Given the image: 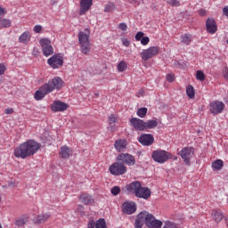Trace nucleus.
<instances>
[{"instance_id": "nucleus-1", "label": "nucleus", "mask_w": 228, "mask_h": 228, "mask_svg": "<svg viewBox=\"0 0 228 228\" xmlns=\"http://www.w3.org/2000/svg\"><path fill=\"white\" fill-rule=\"evenodd\" d=\"M40 147H42L40 142H37L35 140H28L14 149V156L15 158L26 159V158L35 156V154L40 151Z\"/></svg>"}, {"instance_id": "nucleus-2", "label": "nucleus", "mask_w": 228, "mask_h": 228, "mask_svg": "<svg viewBox=\"0 0 228 228\" xmlns=\"http://www.w3.org/2000/svg\"><path fill=\"white\" fill-rule=\"evenodd\" d=\"M63 87V80L60 77H55L53 79L48 81V83L44 84L39 90H37L34 98L36 101H42L47 94H51L54 89L61 90Z\"/></svg>"}, {"instance_id": "nucleus-3", "label": "nucleus", "mask_w": 228, "mask_h": 228, "mask_svg": "<svg viewBox=\"0 0 228 228\" xmlns=\"http://www.w3.org/2000/svg\"><path fill=\"white\" fill-rule=\"evenodd\" d=\"M151 158L156 163L163 164L170 159V153L164 150H157L152 152Z\"/></svg>"}, {"instance_id": "nucleus-4", "label": "nucleus", "mask_w": 228, "mask_h": 228, "mask_svg": "<svg viewBox=\"0 0 228 228\" xmlns=\"http://www.w3.org/2000/svg\"><path fill=\"white\" fill-rule=\"evenodd\" d=\"M109 172L111 174V175H124V174L127 172V169L122 162L118 161L110 166Z\"/></svg>"}, {"instance_id": "nucleus-5", "label": "nucleus", "mask_w": 228, "mask_h": 228, "mask_svg": "<svg viewBox=\"0 0 228 228\" xmlns=\"http://www.w3.org/2000/svg\"><path fill=\"white\" fill-rule=\"evenodd\" d=\"M159 53V48L158 46H151L148 49L143 50L141 53L142 59L143 61H148L151 58H154V56Z\"/></svg>"}, {"instance_id": "nucleus-6", "label": "nucleus", "mask_w": 228, "mask_h": 228, "mask_svg": "<svg viewBox=\"0 0 228 228\" xmlns=\"http://www.w3.org/2000/svg\"><path fill=\"white\" fill-rule=\"evenodd\" d=\"M39 42L44 56H51V54H54V49L53 48V45H51V40L43 38Z\"/></svg>"}, {"instance_id": "nucleus-7", "label": "nucleus", "mask_w": 228, "mask_h": 228, "mask_svg": "<svg viewBox=\"0 0 228 228\" xmlns=\"http://www.w3.org/2000/svg\"><path fill=\"white\" fill-rule=\"evenodd\" d=\"M117 161L122 163L124 165H128L129 167H133L136 163L134 157L133 155H129V153H120L117 156Z\"/></svg>"}, {"instance_id": "nucleus-8", "label": "nucleus", "mask_w": 228, "mask_h": 228, "mask_svg": "<svg viewBox=\"0 0 228 228\" xmlns=\"http://www.w3.org/2000/svg\"><path fill=\"white\" fill-rule=\"evenodd\" d=\"M193 154H195V150L191 147L183 148L180 151V156L185 165H190V160L193 158Z\"/></svg>"}, {"instance_id": "nucleus-9", "label": "nucleus", "mask_w": 228, "mask_h": 228, "mask_svg": "<svg viewBox=\"0 0 228 228\" xmlns=\"http://www.w3.org/2000/svg\"><path fill=\"white\" fill-rule=\"evenodd\" d=\"M146 225L149 228H161L163 227V223L161 220L156 219L152 214L146 212Z\"/></svg>"}, {"instance_id": "nucleus-10", "label": "nucleus", "mask_w": 228, "mask_h": 228, "mask_svg": "<svg viewBox=\"0 0 228 228\" xmlns=\"http://www.w3.org/2000/svg\"><path fill=\"white\" fill-rule=\"evenodd\" d=\"M47 63L52 69H59L63 65V57L60 54H54L47 60Z\"/></svg>"}, {"instance_id": "nucleus-11", "label": "nucleus", "mask_w": 228, "mask_h": 228, "mask_svg": "<svg viewBox=\"0 0 228 228\" xmlns=\"http://www.w3.org/2000/svg\"><path fill=\"white\" fill-rule=\"evenodd\" d=\"M209 106L212 115H218L222 113V111H224V109L225 108V104L219 101H215L211 102Z\"/></svg>"}, {"instance_id": "nucleus-12", "label": "nucleus", "mask_w": 228, "mask_h": 228, "mask_svg": "<svg viewBox=\"0 0 228 228\" xmlns=\"http://www.w3.org/2000/svg\"><path fill=\"white\" fill-rule=\"evenodd\" d=\"M130 126L135 129V131H145V121L138 118H132L130 120Z\"/></svg>"}, {"instance_id": "nucleus-13", "label": "nucleus", "mask_w": 228, "mask_h": 228, "mask_svg": "<svg viewBox=\"0 0 228 228\" xmlns=\"http://www.w3.org/2000/svg\"><path fill=\"white\" fill-rule=\"evenodd\" d=\"M151 193L152 192L151 191V189H149V187H142L141 185L135 194V197L137 199H143L144 200H149V199H151Z\"/></svg>"}, {"instance_id": "nucleus-14", "label": "nucleus", "mask_w": 228, "mask_h": 228, "mask_svg": "<svg viewBox=\"0 0 228 228\" xmlns=\"http://www.w3.org/2000/svg\"><path fill=\"white\" fill-rule=\"evenodd\" d=\"M122 211L125 215H133L136 212V203L133 201H126L122 205Z\"/></svg>"}, {"instance_id": "nucleus-15", "label": "nucleus", "mask_w": 228, "mask_h": 228, "mask_svg": "<svg viewBox=\"0 0 228 228\" xmlns=\"http://www.w3.org/2000/svg\"><path fill=\"white\" fill-rule=\"evenodd\" d=\"M68 109H69V104H67L61 101H55L51 105V110H52V111H54V113L58 112V111H67Z\"/></svg>"}, {"instance_id": "nucleus-16", "label": "nucleus", "mask_w": 228, "mask_h": 228, "mask_svg": "<svg viewBox=\"0 0 228 228\" xmlns=\"http://www.w3.org/2000/svg\"><path fill=\"white\" fill-rule=\"evenodd\" d=\"M139 142L145 147H149V145L154 143V135L151 134H142L139 137Z\"/></svg>"}, {"instance_id": "nucleus-17", "label": "nucleus", "mask_w": 228, "mask_h": 228, "mask_svg": "<svg viewBox=\"0 0 228 228\" xmlns=\"http://www.w3.org/2000/svg\"><path fill=\"white\" fill-rule=\"evenodd\" d=\"M93 0H80V11L79 15H85L90 8H92Z\"/></svg>"}, {"instance_id": "nucleus-18", "label": "nucleus", "mask_w": 228, "mask_h": 228, "mask_svg": "<svg viewBox=\"0 0 228 228\" xmlns=\"http://www.w3.org/2000/svg\"><path fill=\"white\" fill-rule=\"evenodd\" d=\"M146 217H147L146 211L139 213L135 219L134 228H142L143 224H146Z\"/></svg>"}, {"instance_id": "nucleus-19", "label": "nucleus", "mask_w": 228, "mask_h": 228, "mask_svg": "<svg viewBox=\"0 0 228 228\" xmlns=\"http://www.w3.org/2000/svg\"><path fill=\"white\" fill-rule=\"evenodd\" d=\"M206 28H207L208 33H210V35H215V32L217 30L216 21H215V19L213 18L207 19Z\"/></svg>"}, {"instance_id": "nucleus-20", "label": "nucleus", "mask_w": 228, "mask_h": 228, "mask_svg": "<svg viewBox=\"0 0 228 228\" xmlns=\"http://www.w3.org/2000/svg\"><path fill=\"white\" fill-rule=\"evenodd\" d=\"M142 186V183L135 181L132 182L131 183L125 186L126 190L128 191V193H134L136 195L138 193V190H140V187Z\"/></svg>"}, {"instance_id": "nucleus-21", "label": "nucleus", "mask_w": 228, "mask_h": 228, "mask_svg": "<svg viewBox=\"0 0 228 228\" xmlns=\"http://www.w3.org/2000/svg\"><path fill=\"white\" fill-rule=\"evenodd\" d=\"M114 147L116 151H118V152H122V151H126V148L127 147V142L125 139H119L115 142Z\"/></svg>"}, {"instance_id": "nucleus-22", "label": "nucleus", "mask_w": 228, "mask_h": 228, "mask_svg": "<svg viewBox=\"0 0 228 228\" xmlns=\"http://www.w3.org/2000/svg\"><path fill=\"white\" fill-rule=\"evenodd\" d=\"M78 43L80 45L85 44H90V34H86L83 31L78 33Z\"/></svg>"}, {"instance_id": "nucleus-23", "label": "nucleus", "mask_w": 228, "mask_h": 228, "mask_svg": "<svg viewBox=\"0 0 228 228\" xmlns=\"http://www.w3.org/2000/svg\"><path fill=\"white\" fill-rule=\"evenodd\" d=\"M60 156L62 159H67V158H70V156H72V150L68 146H62L61 148Z\"/></svg>"}, {"instance_id": "nucleus-24", "label": "nucleus", "mask_w": 228, "mask_h": 228, "mask_svg": "<svg viewBox=\"0 0 228 228\" xmlns=\"http://www.w3.org/2000/svg\"><path fill=\"white\" fill-rule=\"evenodd\" d=\"M79 199H80L81 202H83V204H86V206H88V204H92V202H94V199H92V196H90L89 194H86V193L80 194Z\"/></svg>"}, {"instance_id": "nucleus-25", "label": "nucleus", "mask_w": 228, "mask_h": 228, "mask_svg": "<svg viewBox=\"0 0 228 228\" xmlns=\"http://www.w3.org/2000/svg\"><path fill=\"white\" fill-rule=\"evenodd\" d=\"M115 122H117V118H115V115L112 114L109 117V126L107 127L108 131L114 133L116 129Z\"/></svg>"}, {"instance_id": "nucleus-26", "label": "nucleus", "mask_w": 228, "mask_h": 228, "mask_svg": "<svg viewBox=\"0 0 228 228\" xmlns=\"http://www.w3.org/2000/svg\"><path fill=\"white\" fill-rule=\"evenodd\" d=\"M49 216H51L49 214L37 216L35 217V224H44V222H47V220H49Z\"/></svg>"}, {"instance_id": "nucleus-27", "label": "nucleus", "mask_w": 228, "mask_h": 228, "mask_svg": "<svg viewBox=\"0 0 228 228\" xmlns=\"http://www.w3.org/2000/svg\"><path fill=\"white\" fill-rule=\"evenodd\" d=\"M80 51L83 54L88 56V54H90V51H92V45L90 43L80 45Z\"/></svg>"}, {"instance_id": "nucleus-28", "label": "nucleus", "mask_w": 228, "mask_h": 228, "mask_svg": "<svg viewBox=\"0 0 228 228\" xmlns=\"http://www.w3.org/2000/svg\"><path fill=\"white\" fill-rule=\"evenodd\" d=\"M145 131L146 129H156L158 127V119H151L148 121H144Z\"/></svg>"}, {"instance_id": "nucleus-29", "label": "nucleus", "mask_w": 228, "mask_h": 228, "mask_svg": "<svg viewBox=\"0 0 228 228\" xmlns=\"http://www.w3.org/2000/svg\"><path fill=\"white\" fill-rule=\"evenodd\" d=\"M19 40L20 44H28V42L31 40V35L29 34V32L25 31L23 34L20 36Z\"/></svg>"}, {"instance_id": "nucleus-30", "label": "nucleus", "mask_w": 228, "mask_h": 228, "mask_svg": "<svg viewBox=\"0 0 228 228\" xmlns=\"http://www.w3.org/2000/svg\"><path fill=\"white\" fill-rule=\"evenodd\" d=\"M182 44H184L185 45H190V43L193 40L191 37V34H183L181 36L180 38Z\"/></svg>"}, {"instance_id": "nucleus-31", "label": "nucleus", "mask_w": 228, "mask_h": 228, "mask_svg": "<svg viewBox=\"0 0 228 228\" xmlns=\"http://www.w3.org/2000/svg\"><path fill=\"white\" fill-rule=\"evenodd\" d=\"M117 9V5L114 3L109 2L104 6L105 13H111V12H115Z\"/></svg>"}, {"instance_id": "nucleus-32", "label": "nucleus", "mask_w": 228, "mask_h": 228, "mask_svg": "<svg viewBox=\"0 0 228 228\" xmlns=\"http://www.w3.org/2000/svg\"><path fill=\"white\" fill-rule=\"evenodd\" d=\"M212 216L215 222L218 224V222H222L224 218V214H222V212H219L218 210H214L212 211Z\"/></svg>"}, {"instance_id": "nucleus-33", "label": "nucleus", "mask_w": 228, "mask_h": 228, "mask_svg": "<svg viewBox=\"0 0 228 228\" xmlns=\"http://www.w3.org/2000/svg\"><path fill=\"white\" fill-rule=\"evenodd\" d=\"M222 167H224V161L222 159H217L212 163L214 170H221Z\"/></svg>"}, {"instance_id": "nucleus-34", "label": "nucleus", "mask_w": 228, "mask_h": 228, "mask_svg": "<svg viewBox=\"0 0 228 228\" xmlns=\"http://www.w3.org/2000/svg\"><path fill=\"white\" fill-rule=\"evenodd\" d=\"M10 26H12V21H10V20L0 18V28H10Z\"/></svg>"}, {"instance_id": "nucleus-35", "label": "nucleus", "mask_w": 228, "mask_h": 228, "mask_svg": "<svg viewBox=\"0 0 228 228\" xmlns=\"http://www.w3.org/2000/svg\"><path fill=\"white\" fill-rule=\"evenodd\" d=\"M186 94H187L189 99H193V97H195V89H193L192 86H187Z\"/></svg>"}, {"instance_id": "nucleus-36", "label": "nucleus", "mask_w": 228, "mask_h": 228, "mask_svg": "<svg viewBox=\"0 0 228 228\" xmlns=\"http://www.w3.org/2000/svg\"><path fill=\"white\" fill-rule=\"evenodd\" d=\"M95 228H108L106 221L103 218H100L96 221Z\"/></svg>"}, {"instance_id": "nucleus-37", "label": "nucleus", "mask_w": 228, "mask_h": 228, "mask_svg": "<svg viewBox=\"0 0 228 228\" xmlns=\"http://www.w3.org/2000/svg\"><path fill=\"white\" fill-rule=\"evenodd\" d=\"M136 115L140 117V118H144L147 115V108H140L137 110Z\"/></svg>"}, {"instance_id": "nucleus-38", "label": "nucleus", "mask_w": 228, "mask_h": 228, "mask_svg": "<svg viewBox=\"0 0 228 228\" xmlns=\"http://www.w3.org/2000/svg\"><path fill=\"white\" fill-rule=\"evenodd\" d=\"M163 228H179V225L172 221H166Z\"/></svg>"}, {"instance_id": "nucleus-39", "label": "nucleus", "mask_w": 228, "mask_h": 228, "mask_svg": "<svg viewBox=\"0 0 228 228\" xmlns=\"http://www.w3.org/2000/svg\"><path fill=\"white\" fill-rule=\"evenodd\" d=\"M126 69H127V63H126V61H121L118 64V72H124L126 70Z\"/></svg>"}, {"instance_id": "nucleus-40", "label": "nucleus", "mask_w": 228, "mask_h": 228, "mask_svg": "<svg viewBox=\"0 0 228 228\" xmlns=\"http://www.w3.org/2000/svg\"><path fill=\"white\" fill-rule=\"evenodd\" d=\"M196 78H197L199 81H204V79H206V75L204 74L203 71L198 70V71L196 72Z\"/></svg>"}, {"instance_id": "nucleus-41", "label": "nucleus", "mask_w": 228, "mask_h": 228, "mask_svg": "<svg viewBox=\"0 0 228 228\" xmlns=\"http://www.w3.org/2000/svg\"><path fill=\"white\" fill-rule=\"evenodd\" d=\"M26 222H28L27 218H20L16 220V224L18 225V227H23V225L26 224Z\"/></svg>"}, {"instance_id": "nucleus-42", "label": "nucleus", "mask_w": 228, "mask_h": 228, "mask_svg": "<svg viewBox=\"0 0 228 228\" xmlns=\"http://www.w3.org/2000/svg\"><path fill=\"white\" fill-rule=\"evenodd\" d=\"M167 4H170V6H181V3L178 0H167Z\"/></svg>"}, {"instance_id": "nucleus-43", "label": "nucleus", "mask_w": 228, "mask_h": 228, "mask_svg": "<svg viewBox=\"0 0 228 228\" xmlns=\"http://www.w3.org/2000/svg\"><path fill=\"white\" fill-rule=\"evenodd\" d=\"M111 193L112 195H114L115 197H117V195H118V193H120V187L118 186H114L112 189H111Z\"/></svg>"}, {"instance_id": "nucleus-44", "label": "nucleus", "mask_w": 228, "mask_h": 228, "mask_svg": "<svg viewBox=\"0 0 228 228\" xmlns=\"http://www.w3.org/2000/svg\"><path fill=\"white\" fill-rule=\"evenodd\" d=\"M149 42H151V38H149V37H143L141 39L142 45H147L149 44Z\"/></svg>"}, {"instance_id": "nucleus-45", "label": "nucleus", "mask_w": 228, "mask_h": 228, "mask_svg": "<svg viewBox=\"0 0 228 228\" xmlns=\"http://www.w3.org/2000/svg\"><path fill=\"white\" fill-rule=\"evenodd\" d=\"M175 79V77L174 73H169L167 75V81H168V83H173Z\"/></svg>"}, {"instance_id": "nucleus-46", "label": "nucleus", "mask_w": 228, "mask_h": 228, "mask_svg": "<svg viewBox=\"0 0 228 228\" xmlns=\"http://www.w3.org/2000/svg\"><path fill=\"white\" fill-rule=\"evenodd\" d=\"M144 35L145 34L142 31L137 32V34L135 35V40L137 42H140V40H142V38L144 37Z\"/></svg>"}, {"instance_id": "nucleus-47", "label": "nucleus", "mask_w": 228, "mask_h": 228, "mask_svg": "<svg viewBox=\"0 0 228 228\" xmlns=\"http://www.w3.org/2000/svg\"><path fill=\"white\" fill-rule=\"evenodd\" d=\"M118 28L121 31H127V24H126V23H119Z\"/></svg>"}, {"instance_id": "nucleus-48", "label": "nucleus", "mask_w": 228, "mask_h": 228, "mask_svg": "<svg viewBox=\"0 0 228 228\" xmlns=\"http://www.w3.org/2000/svg\"><path fill=\"white\" fill-rule=\"evenodd\" d=\"M4 72H6V67L4 66V64L0 63V76H3Z\"/></svg>"}, {"instance_id": "nucleus-49", "label": "nucleus", "mask_w": 228, "mask_h": 228, "mask_svg": "<svg viewBox=\"0 0 228 228\" xmlns=\"http://www.w3.org/2000/svg\"><path fill=\"white\" fill-rule=\"evenodd\" d=\"M128 3L134 4V6H138L140 3H142V0H128Z\"/></svg>"}, {"instance_id": "nucleus-50", "label": "nucleus", "mask_w": 228, "mask_h": 228, "mask_svg": "<svg viewBox=\"0 0 228 228\" xmlns=\"http://www.w3.org/2000/svg\"><path fill=\"white\" fill-rule=\"evenodd\" d=\"M34 31H35V33H40V31H42V26H40V25H36V26L34 27Z\"/></svg>"}, {"instance_id": "nucleus-51", "label": "nucleus", "mask_w": 228, "mask_h": 228, "mask_svg": "<svg viewBox=\"0 0 228 228\" xmlns=\"http://www.w3.org/2000/svg\"><path fill=\"white\" fill-rule=\"evenodd\" d=\"M77 211H79L81 215H85V207H83V205H78Z\"/></svg>"}, {"instance_id": "nucleus-52", "label": "nucleus", "mask_w": 228, "mask_h": 228, "mask_svg": "<svg viewBox=\"0 0 228 228\" xmlns=\"http://www.w3.org/2000/svg\"><path fill=\"white\" fill-rule=\"evenodd\" d=\"M95 222L94 220L89 221L87 228H95Z\"/></svg>"}, {"instance_id": "nucleus-53", "label": "nucleus", "mask_w": 228, "mask_h": 228, "mask_svg": "<svg viewBox=\"0 0 228 228\" xmlns=\"http://www.w3.org/2000/svg\"><path fill=\"white\" fill-rule=\"evenodd\" d=\"M122 44L123 45H125V47H129V45H131V42H129V40L127 39H123Z\"/></svg>"}, {"instance_id": "nucleus-54", "label": "nucleus", "mask_w": 228, "mask_h": 228, "mask_svg": "<svg viewBox=\"0 0 228 228\" xmlns=\"http://www.w3.org/2000/svg\"><path fill=\"white\" fill-rule=\"evenodd\" d=\"M223 13L228 18V5L224 7Z\"/></svg>"}, {"instance_id": "nucleus-55", "label": "nucleus", "mask_w": 228, "mask_h": 228, "mask_svg": "<svg viewBox=\"0 0 228 228\" xmlns=\"http://www.w3.org/2000/svg\"><path fill=\"white\" fill-rule=\"evenodd\" d=\"M4 113H5V115H12V113H13V109H12V108L6 109Z\"/></svg>"}, {"instance_id": "nucleus-56", "label": "nucleus", "mask_w": 228, "mask_h": 228, "mask_svg": "<svg viewBox=\"0 0 228 228\" xmlns=\"http://www.w3.org/2000/svg\"><path fill=\"white\" fill-rule=\"evenodd\" d=\"M206 14H207V11L206 10H200V17H206Z\"/></svg>"}, {"instance_id": "nucleus-57", "label": "nucleus", "mask_w": 228, "mask_h": 228, "mask_svg": "<svg viewBox=\"0 0 228 228\" xmlns=\"http://www.w3.org/2000/svg\"><path fill=\"white\" fill-rule=\"evenodd\" d=\"M140 95L142 97V95H145V91L143 89H140L137 94V97H140Z\"/></svg>"}, {"instance_id": "nucleus-58", "label": "nucleus", "mask_w": 228, "mask_h": 228, "mask_svg": "<svg viewBox=\"0 0 228 228\" xmlns=\"http://www.w3.org/2000/svg\"><path fill=\"white\" fill-rule=\"evenodd\" d=\"M223 74H224L225 79H228V69L227 68H225L224 69Z\"/></svg>"}, {"instance_id": "nucleus-59", "label": "nucleus", "mask_w": 228, "mask_h": 228, "mask_svg": "<svg viewBox=\"0 0 228 228\" xmlns=\"http://www.w3.org/2000/svg\"><path fill=\"white\" fill-rule=\"evenodd\" d=\"M6 14V11H4V8L0 7V15H5Z\"/></svg>"}, {"instance_id": "nucleus-60", "label": "nucleus", "mask_w": 228, "mask_h": 228, "mask_svg": "<svg viewBox=\"0 0 228 228\" xmlns=\"http://www.w3.org/2000/svg\"><path fill=\"white\" fill-rule=\"evenodd\" d=\"M8 184L11 188H15V186H17V184H15V182H9Z\"/></svg>"}, {"instance_id": "nucleus-61", "label": "nucleus", "mask_w": 228, "mask_h": 228, "mask_svg": "<svg viewBox=\"0 0 228 228\" xmlns=\"http://www.w3.org/2000/svg\"><path fill=\"white\" fill-rule=\"evenodd\" d=\"M37 53H38V49H37V48H34V52H33V54H37Z\"/></svg>"}, {"instance_id": "nucleus-62", "label": "nucleus", "mask_w": 228, "mask_h": 228, "mask_svg": "<svg viewBox=\"0 0 228 228\" xmlns=\"http://www.w3.org/2000/svg\"><path fill=\"white\" fill-rule=\"evenodd\" d=\"M53 4H56L58 3V0H52Z\"/></svg>"}, {"instance_id": "nucleus-63", "label": "nucleus", "mask_w": 228, "mask_h": 228, "mask_svg": "<svg viewBox=\"0 0 228 228\" xmlns=\"http://www.w3.org/2000/svg\"><path fill=\"white\" fill-rule=\"evenodd\" d=\"M0 228H3V225H1V224H0Z\"/></svg>"}, {"instance_id": "nucleus-64", "label": "nucleus", "mask_w": 228, "mask_h": 228, "mask_svg": "<svg viewBox=\"0 0 228 228\" xmlns=\"http://www.w3.org/2000/svg\"><path fill=\"white\" fill-rule=\"evenodd\" d=\"M0 202H1V197H0Z\"/></svg>"}]
</instances>
